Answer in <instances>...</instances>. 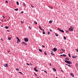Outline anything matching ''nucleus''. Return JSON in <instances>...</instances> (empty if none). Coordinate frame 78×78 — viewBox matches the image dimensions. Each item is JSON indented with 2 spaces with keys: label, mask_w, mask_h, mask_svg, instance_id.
Instances as JSON below:
<instances>
[{
  "label": "nucleus",
  "mask_w": 78,
  "mask_h": 78,
  "mask_svg": "<svg viewBox=\"0 0 78 78\" xmlns=\"http://www.w3.org/2000/svg\"><path fill=\"white\" fill-rule=\"evenodd\" d=\"M65 61L66 63H67V64H72V62L70 61L65 60Z\"/></svg>",
  "instance_id": "1"
},
{
  "label": "nucleus",
  "mask_w": 78,
  "mask_h": 78,
  "mask_svg": "<svg viewBox=\"0 0 78 78\" xmlns=\"http://www.w3.org/2000/svg\"><path fill=\"white\" fill-rule=\"evenodd\" d=\"M74 28L73 27H72V26H70V28H69V31H73V29Z\"/></svg>",
  "instance_id": "2"
},
{
  "label": "nucleus",
  "mask_w": 78,
  "mask_h": 78,
  "mask_svg": "<svg viewBox=\"0 0 78 78\" xmlns=\"http://www.w3.org/2000/svg\"><path fill=\"white\" fill-rule=\"evenodd\" d=\"M58 30H59V31H61V32H62V33H64V30H61L58 28Z\"/></svg>",
  "instance_id": "3"
},
{
  "label": "nucleus",
  "mask_w": 78,
  "mask_h": 78,
  "mask_svg": "<svg viewBox=\"0 0 78 78\" xmlns=\"http://www.w3.org/2000/svg\"><path fill=\"white\" fill-rule=\"evenodd\" d=\"M24 41L26 42H28V38H24Z\"/></svg>",
  "instance_id": "4"
},
{
  "label": "nucleus",
  "mask_w": 78,
  "mask_h": 78,
  "mask_svg": "<svg viewBox=\"0 0 78 78\" xmlns=\"http://www.w3.org/2000/svg\"><path fill=\"white\" fill-rule=\"evenodd\" d=\"M57 49H56L55 48H53V49H52V50L53 51H57Z\"/></svg>",
  "instance_id": "5"
},
{
  "label": "nucleus",
  "mask_w": 78,
  "mask_h": 78,
  "mask_svg": "<svg viewBox=\"0 0 78 78\" xmlns=\"http://www.w3.org/2000/svg\"><path fill=\"white\" fill-rule=\"evenodd\" d=\"M34 71L35 72H38V70H37V69H36V67H35L34 68Z\"/></svg>",
  "instance_id": "6"
},
{
  "label": "nucleus",
  "mask_w": 78,
  "mask_h": 78,
  "mask_svg": "<svg viewBox=\"0 0 78 78\" xmlns=\"http://www.w3.org/2000/svg\"><path fill=\"white\" fill-rule=\"evenodd\" d=\"M70 75H71V76H72L73 77H74V75H73V73H71L70 74Z\"/></svg>",
  "instance_id": "7"
},
{
  "label": "nucleus",
  "mask_w": 78,
  "mask_h": 78,
  "mask_svg": "<svg viewBox=\"0 0 78 78\" xmlns=\"http://www.w3.org/2000/svg\"><path fill=\"white\" fill-rule=\"evenodd\" d=\"M77 57H78V56L77 55L72 56V58H77Z\"/></svg>",
  "instance_id": "8"
},
{
  "label": "nucleus",
  "mask_w": 78,
  "mask_h": 78,
  "mask_svg": "<svg viewBox=\"0 0 78 78\" xmlns=\"http://www.w3.org/2000/svg\"><path fill=\"white\" fill-rule=\"evenodd\" d=\"M4 66L5 67H8V64L7 63H6L5 65H4Z\"/></svg>",
  "instance_id": "9"
},
{
  "label": "nucleus",
  "mask_w": 78,
  "mask_h": 78,
  "mask_svg": "<svg viewBox=\"0 0 78 78\" xmlns=\"http://www.w3.org/2000/svg\"><path fill=\"white\" fill-rule=\"evenodd\" d=\"M42 30H43V34H45V30L44 29H42Z\"/></svg>",
  "instance_id": "10"
},
{
  "label": "nucleus",
  "mask_w": 78,
  "mask_h": 78,
  "mask_svg": "<svg viewBox=\"0 0 78 78\" xmlns=\"http://www.w3.org/2000/svg\"><path fill=\"white\" fill-rule=\"evenodd\" d=\"M23 5L25 7L26 6V4L23 2Z\"/></svg>",
  "instance_id": "11"
},
{
  "label": "nucleus",
  "mask_w": 78,
  "mask_h": 78,
  "mask_svg": "<svg viewBox=\"0 0 78 78\" xmlns=\"http://www.w3.org/2000/svg\"><path fill=\"white\" fill-rule=\"evenodd\" d=\"M34 22L35 25H37V22H36V21H34Z\"/></svg>",
  "instance_id": "12"
},
{
  "label": "nucleus",
  "mask_w": 78,
  "mask_h": 78,
  "mask_svg": "<svg viewBox=\"0 0 78 78\" xmlns=\"http://www.w3.org/2000/svg\"><path fill=\"white\" fill-rule=\"evenodd\" d=\"M51 55H53V56H55V54L52 53V52H51Z\"/></svg>",
  "instance_id": "13"
},
{
  "label": "nucleus",
  "mask_w": 78,
  "mask_h": 78,
  "mask_svg": "<svg viewBox=\"0 0 78 78\" xmlns=\"http://www.w3.org/2000/svg\"><path fill=\"white\" fill-rule=\"evenodd\" d=\"M39 27L40 28L41 30H42V28H41V26H39Z\"/></svg>",
  "instance_id": "14"
},
{
  "label": "nucleus",
  "mask_w": 78,
  "mask_h": 78,
  "mask_svg": "<svg viewBox=\"0 0 78 78\" xmlns=\"http://www.w3.org/2000/svg\"><path fill=\"white\" fill-rule=\"evenodd\" d=\"M14 10H15V11H17L18 10H19V9L17 8V9H14Z\"/></svg>",
  "instance_id": "15"
},
{
  "label": "nucleus",
  "mask_w": 78,
  "mask_h": 78,
  "mask_svg": "<svg viewBox=\"0 0 78 78\" xmlns=\"http://www.w3.org/2000/svg\"><path fill=\"white\" fill-rule=\"evenodd\" d=\"M52 23V21H51V20H50V21H49V23Z\"/></svg>",
  "instance_id": "16"
},
{
  "label": "nucleus",
  "mask_w": 78,
  "mask_h": 78,
  "mask_svg": "<svg viewBox=\"0 0 78 78\" xmlns=\"http://www.w3.org/2000/svg\"><path fill=\"white\" fill-rule=\"evenodd\" d=\"M5 29H8V27L7 26H6L5 27Z\"/></svg>",
  "instance_id": "17"
},
{
  "label": "nucleus",
  "mask_w": 78,
  "mask_h": 78,
  "mask_svg": "<svg viewBox=\"0 0 78 78\" xmlns=\"http://www.w3.org/2000/svg\"><path fill=\"white\" fill-rule=\"evenodd\" d=\"M63 57H66V55L65 54H63Z\"/></svg>",
  "instance_id": "18"
},
{
  "label": "nucleus",
  "mask_w": 78,
  "mask_h": 78,
  "mask_svg": "<svg viewBox=\"0 0 78 78\" xmlns=\"http://www.w3.org/2000/svg\"><path fill=\"white\" fill-rule=\"evenodd\" d=\"M8 40H11V37H9V38H8Z\"/></svg>",
  "instance_id": "19"
},
{
  "label": "nucleus",
  "mask_w": 78,
  "mask_h": 78,
  "mask_svg": "<svg viewBox=\"0 0 78 78\" xmlns=\"http://www.w3.org/2000/svg\"><path fill=\"white\" fill-rule=\"evenodd\" d=\"M23 44H25V45H27V44L26 43H25V42H23Z\"/></svg>",
  "instance_id": "20"
},
{
  "label": "nucleus",
  "mask_w": 78,
  "mask_h": 78,
  "mask_svg": "<svg viewBox=\"0 0 78 78\" xmlns=\"http://www.w3.org/2000/svg\"><path fill=\"white\" fill-rule=\"evenodd\" d=\"M68 55H69V58H71V56H70V54H68Z\"/></svg>",
  "instance_id": "21"
},
{
  "label": "nucleus",
  "mask_w": 78,
  "mask_h": 78,
  "mask_svg": "<svg viewBox=\"0 0 78 78\" xmlns=\"http://www.w3.org/2000/svg\"><path fill=\"white\" fill-rule=\"evenodd\" d=\"M66 60H69V59L68 58H65Z\"/></svg>",
  "instance_id": "22"
},
{
  "label": "nucleus",
  "mask_w": 78,
  "mask_h": 78,
  "mask_svg": "<svg viewBox=\"0 0 78 78\" xmlns=\"http://www.w3.org/2000/svg\"><path fill=\"white\" fill-rule=\"evenodd\" d=\"M39 50L41 52H42V49H39Z\"/></svg>",
  "instance_id": "23"
},
{
  "label": "nucleus",
  "mask_w": 78,
  "mask_h": 78,
  "mask_svg": "<svg viewBox=\"0 0 78 78\" xmlns=\"http://www.w3.org/2000/svg\"><path fill=\"white\" fill-rule=\"evenodd\" d=\"M44 54L45 55H47V53L46 52H44Z\"/></svg>",
  "instance_id": "24"
},
{
  "label": "nucleus",
  "mask_w": 78,
  "mask_h": 78,
  "mask_svg": "<svg viewBox=\"0 0 78 78\" xmlns=\"http://www.w3.org/2000/svg\"><path fill=\"white\" fill-rule=\"evenodd\" d=\"M53 70H54L55 72H56V69H55V68Z\"/></svg>",
  "instance_id": "25"
},
{
  "label": "nucleus",
  "mask_w": 78,
  "mask_h": 78,
  "mask_svg": "<svg viewBox=\"0 0 78 78\" xmlns=\"http://www.w3.org/2000/svg\"><path fill=\"white\" fill-rule=\"evenodd\" d=\"M31 6L32 7V8H34V6L33 5L31 4Z\"/></svg>",
  "instance_id": "26"
},
{
  "label": "nucleus",
  "mask_w": 78,
  "mask_h": 78,
  "mask_svg": "<svg viewBox=\"0 0 78 78\" xmlns=\"http://www.w3.org/2000/svg\"><path fill=\"white\" fill-rule=\"evenodd\" d=\"M48 7H49L50 9H53V7H50V6H49Z\"/></svg>",
  "instance_id": "27"
},
{
  "label": "nucleus",
  "mask_w": 78,
  "mask_h": 78,
  "mask_svg": "<svg viewBox=\"0 0 78 78\" xmlns=\"http://www.w3.org/2000/svg\"><path fill=\"white\" fill-rule=\"evenodd\" d=\"M56 36H58V35L57 34H55Z\"/></svg>",
  "instance_id": "28"
},
{
  "label": "nucleus",
  "mask_w": 78,
  "mask_h": 78,
  "mask_svg": "<svg viewBox=\"0 0 78 78\" xmlns=\"http://www.w3.org/2000/svg\"><path fill=\"white\" fill-rule=\"evenodd\" d=\"M64 37V39H65V40H66V37Z\"/></svg>",
  "instance_id": "29"
},
{
  "label": "nucleus",
  "mask_w": 78,
  "mask_h": 78,
  "mask_svg": "<svg viewBox=\"0 0 78 78\" xmlns=\"http://www.w3.org/2000/svg\"><path fill=\"white\" fill-rule=\"evenodd\" d=\"M19 73H20V74H21V75H23L22 73V72H19Z\"/></svg>",
  "instance_id": "30"
},
{
  "label": "nucleus",
  "mask_w": 78,
  "mask_h": 78,
  "mask_svg": "<svg viewBox=\"0 0 78 78\" xmlns=\"http://www.w3.org/2000/svg\"><path fill=\"white\" fill-rule=\"evenodd\" d=\"M68 67H71V65H68Z\"/></svg>",
  "instance_id": "31"
},
{
  "label": "nucleus",
  "mask_w": 78,
  "mask_h": 78,
  "mask_svg": "<svg viewBox=\"0 0 78 78\" xmlns=\"http://www.w3.org/2000/svg\"><path fill=\"white\" fill-rule=\"evenodd\" d=\"M16 4L17 5H19V2H16Z\"/></svg>",
  "instance_id": "32"
},
{
  "label": "nucleus",
  "mask_w": 78,
  "mask_h": 78,
  "mask_svg": "<svg viewBox=\"0 0 78 78\" xmlns=\"http://www.w3.org/2000/svg\"><path fill=\"white\" fill-rule=\"evenodd\" d=\"M21 23L22 24H23L24 23V22H23V21H21Z\"/></svg>",
  "instance_id": "33"
},
{
  "label": "nucleus",
  "mask_w": 78,
  "mask_h": 78,
  "mask_svg": "<svg viewBox=\"0 0 78 78\" xmlns=\"http://www.w3.org/2000/svg\"><path fill=\"white\" fill-rule=\"evenodd\" d=\"M29 29H30V30H31V27H29Z\"/></svg>",
  "instance_id": "34"
},
{
  "label": "nucleus",
  "mask_w": 78,
  "mask_h": 78,
  "mask_svg": "<svg viewBox=\"0 0 78 78\" xmlns=\"http://www.w3.org/2000/svg\"><path fill=\"white\" fill-rule=\"evenodd\" d=\"M50 32H48V35H49V34H50Z\"/></svg>",
  "instance_id": "35"
},
{
  "label": "nucleus",
  "mask_w": 78,
  "mask_h": 78,
  "mask_svg": "<svg viewBox=\"0 0 78 78\" xmlns=\"http://www.w3.org/2000/svg\"><path fill=\"white\" fill-rule=\"evenodd\" d=\"M5 3H8V1H5Z\"/></svg>",
  "instance_id": "36"
},
{
  "label": "nucleus",
  "mask_w": 78,
  "mask_h": 78,
  "mask_svg": "<svg viewBox=\"0 0 78 78\" xmlns=\"http://www.w3.org/2000/svg\"><path fill=\"white\" fill-rule=\"evenodd\" d=\"M49 31H51V32H52L53 31H52V30L50 29L49 30Z\"/></svg>",
  "instance_id": "37"
},
{
  "label": "nucleus",
  "mask_w": 78,
  "mask_h": 78,
  "mask_svg": "<svg viewBox=\"0 0 78 78\" xmlns=\"http://www.w3.org/2000/svg\"><path fill=\"white\" fill-rule=\"evenodd\" d=\"M42 47H44H44H45L44 45H42Z\"/></svg>",
  "instance_id": "38"
},
{
  "label": "nucleus",
  "mask_w": 78,
  "mask_h": 78,
  "mask_svg": "<svg viewBox=\"0 0 78 78\" xmlns=\"http://www.w3.org/2000/svg\"><path fill=\"white\" fill-rule=\"evenodd\" d=\"M21 13H22V14L23 13V11H21Z\"/></svg>",
  "instance_id": "39"
},
{
  "label": "nucleus",
  "mask_w": 78,
  "mask_h": 78,
  "mask_svg": "<svg viewBox=\"0 0 78 78\" xmlns=\"http://www.w3.org/2000/svg\"><path fill=\"white\" fill-rule=\"evenodd\" d=\"M17 70L18 72H19V69H16V70Z\"/></svg>",
  "instance_id": "40"
},
{
  "label": "nucleus",
  "mask_w": 78,
  "mask_h": 78,
  "mask_svg": "<svg viewBox=\"0 0 78 78\" xmlns=\"http://www.w3.org/2000/svg\"><path fill=\"white\" fill-rule=\"evenodd\" d=\"M61 50H62V51H64V49H61Z\"/></svg>",
  "instance_id": "41"
},
{
  "label": "nucleus",
  "mask_w": 78,
  "mask_h": 78,
  "mask_svg": "<svg viewBox=\"0 0 78 78\" xmlns=\"http://www.w3.org/2000/svg\"><path fill=\"white\" fill-rule=\"evenodd\" d=\"M44 72H45V73H47V71H44Z\"/></svg>",
  "instance_id": "42"
},
{
  "label": "nucleus",
  "mask_w": 78,
  "mask_h": 78,
  "mask_svg": "<svg viewBox=\"0 0 78 78\" xmlns=\"http://www.w3.org/2000/svg\"><path fill=\"white\" fill-rule=\"evenodd\" d=\"M2 17H3V18L4 19H5V16H2Z\"/></svg>",
  "instance_id": "43"
},
{
  "label": "nucleus",
  "mask_w": 78,
  "mask_h": 78,
  "mask_svg": "<svg viewBox=\"0 0 78 78\" xmlns=\"http://www.w3.org/2000/svg\"><path fill=\"white\" fill-rule=\"evenodd\" d=\"M50 66H52V65H51V63L50 64Z\"/></svg>",
  "instance_id": "44"
},
{
  "label": "nucleus",
  "mask_w": 78,
  "mask_h": 78,
  "mask_svg": "<svg viewBox=\"0 0 78 78\" xmlns=\"http://www.w3.org/2000/svg\"><path fill=\"white\" fill-rule=\"evenodd\" d=\"M18 41H20V39H18Z\"/></svg>",
  "instance_id": "45"
},
{
  "label": "nucleus",
  "mask_w": 78,
  "mask_h": 78,
  "mask_svg": "<svg viewBox=\"0 0 78 78\" xmlns=\"http://www.w3.org/2000/svg\"><path fill=\"white\" fill-rule=\"evenodd\" d=\"M27 65H28V66H30V64H29L28 63H27Z\"/></svg>",
  "instance_id": "46"
},
{
  "label": "nucleus",
  "mask_w": 78,
  "mask_h": 78,
  "mask_svg": "<svg viewBox=\"0 0 78 78\" xmlns=\"http://www.w3.org/2000/svg\"><path fill=\"white\" fill-rule=\"evenodd\" d=\"M7 31L8 32H9V30H7Z\"/></svg>",
  "instance_id": "47"
},
{
  "label": "nucleus",
  "mask_w": 78,
  "mask_h": 78,
  "mask_svg": "<svg viewBox=\"0 0 78 78\" xmlns=\"http://www.w3.org/2000/svg\"><path fill=\"white\" fill-rule=\"evenodd\" d=\"M60 56H63V55H60Z\"/></svg>",
  "instance_id": "48"
},
{
  "label": "nucleus",
  "mask_w": 78,
  "mask_h": 78,
  "mask_svg": "<svg viewBox=\"0 0 78 78\" xmlns=\"http://www.w3.org/2000/svg\"><path fill=\"white\" fill-rule=\"evenodd\" d=\"M16 39H17V40H18V39H19V38H18V37H17Z\"/></svg>",
  "instance_id": "49"
},
{
  "label": "nucleus",
  "mask_w": 78,
  "mask_h": 78,
  "mask_svg": "<svg viewBox=\"0 0 78 78\" xmlns=\"http://www.w3.org/2000/svg\"><path fill=\"white\" fill-rule=\"evenodd\" d=\"M77 52H78V49H77Z\"/></svg>",
  "instance_id": "50"
},
{
  "label": "nucleus",
  "mask_w": 78,
  "mask_h": 78,
  "mask_svg": "<svg viewBox=\"0 0 78 78\" xmlns=\"http://www.w3.org/2000/svg\"><path fill=\"white\" fill-rule=\"evenodd\" d=\"M34 75H35V76H37V75L36 74V73H34Z\"/></svg>",
  "instance_id": "51"
},
{
  "label": "nucleus",
  "mask_w": 78,
  "mask_h": 78,
  "mask_svg": "<svg viewBox=\"0 0 78 78\" xmlns=\"http://www.w3.org/2000/svg\"><path fill=\"white\" fill-rule=\"evenodd\" d=\"M65 65L66 66H68V64H66Z\"/></svg>",
  "instance_id": "52"
},
{
  "label": "nucleus",
  "mask_w": 78,
  "mask_h": 78,
  "mask_svg": "<svg viewBox=\"0 0 78 78\" xmlns=\"http://www.w3.org/2000/svg\"><path fill=\"white\" fill-rule=\"evenodd\" d=\"M66 32H67V33H68V31L66 30Z\"/></svg>",
  "instance_id": "53"
},
{
  "label": "nucleus",
  "mask_w": 78,
  "mask_h": 78,
  "mask_svg": "<svg viewBox=\"0 0 78 78\" xmlns=\"http://www.w3.org/2000/svg\"><path fill=\"white\" fill-rule=\"evenodd\" d=\"M30 66H32V64H30Z\"/></svg>",
  "instance_id": "54"
},
{
  "label": "nucleus",
  "mask_w": 78,
  "mask_h": 78,
  "mask_svg": "<svg viewBox=\"0 0 78 78\" xmlns=\"http://www.w3.org/2000/svg\"><path fill=\"white\" fill-rule=\"evenodd\" d=\"M1 40H2V41H3V39H1Z\"/></svg>",
  "instance_id": "55"
},
{
  "label": "nucleus",
  "mask_w": 78,
  "mask_h": 78,
  "mask_svg": "<svg viewBox=\"0 0 78 78\" xmlns=\"http://www.w3.org/2000/svg\"><path fill=\"white\" fill-rule=\"evenodd\" d=\"M10 51H9L8 52V53H9V52H10Z\"/></svg>",
  "instance_id": "56"
},
{
  "label": "nucleus",
  "mask_w": 78,
  "mask_h": 78,
  "mask_svg": "<svg viewBox=\"0 0 78 78\" xmlns=\"http://www.w3.org/2000/svg\"><path fill=\"white\" fill-rule=\"evenodd\" d=\"M76 66H78V65L77 64H76Z\"/></svg>",
  "instance_id": "57"
},
{
  "label": "nucleus",
  "mask_w": 78,
  "mask_h": 78,
  "mask_svg": "<svg viewBox=\"0 0 78 78\" xmlns=\"http://www.w3.org/2000/svg\"><path fill=\"white\" fill-rule=\"evenodd\" d=\"M1 27H3V25L1 26Z\"/></svg>",
  "instance_id": "58"
},
{
  "label": "nucleus",
  "mask_w": 78,
  "mask_h": 78,
  "mask_svg": "<svg viewBox=\"0 0 78 78\" xmlns=\"http://www.w3.org/2000/svg\"><path fill=\"white\" fill-rule=\"evenodd\" d=\"M52 69H54V68H52Z\"/></svg>",
  "instance_id": "59"
},
{
  "label": "nucleus",
  "mask_w": 78,
  "mask_h": 78,
  "mask_svg": "<svg viewBox=\"0 0 78 78\" xmlns=\"http://www.w3.org/2000/svg\"><path fill=\"white\" fill-rule=\"evenodd\" d=\"M9 18H10V17H9Z\"/></svg>",
  "instance_id": "60"
}]
</instances>
